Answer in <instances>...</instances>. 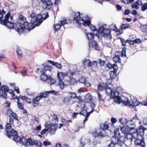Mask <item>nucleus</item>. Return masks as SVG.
<instances>
[{"mask_svg": "<svg viewBox=\"0 0 147 147\" xmlns=\"http://www.w3.org/2000/svg\"><path fill=\"white\" fill-rule=\"evenodd\" d=\"M126 48L125 47L123 48L121 51V57H126Z\"/></svg>", "mask_w": 147, "mask_h": 147, "instance_id": "48", "label": "nucleus"}, {"mask_svg": "<svg viewBox=\"0 0 147 147\" xmlns=\"http://www.w3.org/2000/svg\"><path fill=\"white\" fill-rule=\"evenodd\" d=\"M16 22L14 24L8 21H6V20H2L1 24L4 26H6L8 28H15L16 31L17 29L16 28Z\"/></svg>", "mask_w": 147, "mask_h": 147, "instance_id": "11", "label": "nucleus"}, {"mask_svg": "<svg viewBox=\"0 0 147 147\" xmlns=\"http://www.w3.org/2000/svg\"><path fill=\"white\" fill-rule=\"evenodd\" d=\"M43 144L44 146H47L48 145H51V143L50 142H48L47 141H44L43 142Z\"/></svg>", "mask_w": 147, "mask_h": 147, "instance_id": "62", "label": "nucleus"}, {"mask_svg": "<svg viewBox=\"0 0 147 147\" xmlns=\"http://www.w3.org/2000/svg\"><path fill=\"white\" fill-rule=\"evenodd\" d=\"M87 61L88 62L87 64V67H91L92 65V64L91 61L89 59H85L82 62V64L84 65H86V63Z\"/></svg>", "mask_w": 147, "mask_h": 147, "instance_id": "32", "label": "nucleus"}, {"mask_svg": "<svg viewBox=\"0 0 147 147\" xmlns=\"http://www.w3.org/2000/svg\"><path fill=\"white\" fill-rule=\"evenodd\" d=\"M5 135L10 138H11V137L13 136L14 141L18 143L22 142V144L26 147L30 145L32 146L34 145H36V147H42V144L40 141L36 140L33 141L31 138L27 139L24 137L21 138L18 134L17 132L14 129L11 131H6Z\"/></svg>", "mask_w": 147, "mask_h": 147, "instance_id": "1", "label": "nucleus"}, {"mask_svg": "<svg viewBox=\"0 0 147 147\" xmlns=\"http://www.w3.org/2000/svg\"><path fill=\"white\" fill-rule=\"evenodd\" d=\"M74 73L71 72L70 70L67 71L66 73H63L62 72H58L57 73V77L58 82V85L61 89H63L65 85L67 84L65 83L64 80L65 76H68L70 78L72 77Z\"/></svg>", "mask_w": 147, "mask_h": 147, "instance_id": "3", "label": "nucleus"}, {"mask_svg": "<svg viewBox=\"0 0 147 147\" xmlns=\"http://www.w3.org/2000/svg\"><path fill=\"white\" fill-rule=\"evenodd\" d=\"M129 135L131 136L129 139L132 141L134 139V140L138 139L139 137V134L136 131L133 130L132 131L129 130Z\"/></svg>", "mask_w": 147, "mask_h": 147, "instance_id": "12", "label": "nucleus"}, {"mask_svg": "<svg viewBox=\"0 0 147 147\" xmlns=\"http://www.w3.org/2000/svg\"><path fill=\"white\" fill-rule=\"evenodd\" d=\"M14 123V122H11L10 121H9V122H7L6 123L5 127V133H4L5 135L6 134V131H9L8 130L11 131L13 129H12L11 125H13Z\"/></svg>", "mask_w": 147, "mask_h": 147, "instance_id": "20", "label": "nucleus"}, {"mask_svg": "<svg viewBox=\"0 0 147 147\" xmlns=\"http://www.w3.org/2000/svg\"><path fill=\"white\" fill-rule=\"evenodd\" d=\"M16 52L19 58H22L23 57L22 51L19 47L17 48Z\"/></svg>", "mask_w": 147, "mask_h": 147, "instance_id": "39", "label": "nucleus"}, {"mask_svg": "<svg viewBox=\"0 0 147 147\" xmlns=\"http://www.w3.org/2000/svg\"><path fill=\"white\" fill-rule=\"evenodd\" d=\"M9 91V87L6 85H3L0 88V97L6 99L7 92Z\"/></svg>", "mask_w": 147, "mask_h": 147, "instance_id": "8", "label": "nucleus"}, {"mask_svg": "<svg viewBox=\"0 0 147 147\" xmlns=\"http://www.w3.org/2000/svg\"><path fill=\"white\" fill-rule=\"evenodd\" d=\"M141 139L138 138L134 140L135 144L136 145L140 146L141 147L145 146V142L144 141V138L141 137Z\"/></svg>", "mask_w": 147, "mask_h": 147, "instance_id": "14", "label": "nucleus"}, {"mask_svg": "<svg viewBox=\"0 0 147 147\" xmlns=\"http://www.w3.org/2000/svg\"><path fill=\"white\" fill-rule=\"evenodd\" d=\"M105 92L106 94L108 96H111L113 90L109 87L108 85H106L105 86Z\"/></svg>", "mask_w": 147, "mask_h": 147, "instance_id": "22", "label": "nucleus"}, {"mask_svg": "<svg viewBox=\"0 0 147 147\" xmlns=\"http://www.w3.org/2000/svg\"><path fill=\"white\" fill-rule=\"evenodd\" d=\"M61 27V25H60L59 23L57 24H55L53 27V28H54V31L55 32L56 31H58L60 29Z\"/></svg>", "mask_w": 147, "mask_h": 147, "instance_id": "40", "label": "nucleus"}, {"mask_svg": "<svg viewBox=\"0 0 147 147\" xmlns=\"http://www.w3.org/2000/svg\"><path fill=\"white\" fill-rule=\"evenodd\" d=\"M32 23L25 21L22 24L17 22L16 24V28L17 29V31L20 34H22L26 29L30 31L33 29L34 27Z\"/></svg>", "mask_w": 147, "mask_h": 147, "instance_id": "5", "label": "nucleus"}, {"mask_svg": "<svg viewBox=\"0 0 147 147\" xmlns=\"http://www.w3.org/2000/svg\"><path fill=\"white\" fill-rule=\"evenodd\" d=\"M87 113V111L84 109L82 110L79 113V114L80 115H82L85 116L86 115Z\"/></svg>", "mask_w": 147, "mask_h": 147, "instance_id": "49", "label": "nucleus"}, {"mask_svg": "<svg viewBox=\"0 0 147 147\" xmlns=\"http://www.w3.org/2000/svg\"><path fill=\"white\" fill-rule=\"evenodd\" d=\"M104 29L103 26H101L98 29V32L100 33H103Z\"/></svg>", "mask_w": 147, "mask_h": 147, "instance_id": "61", "label": "nucleus"}, {"mask_svg": "<svg viewBox=\"0 0 147 147\" xmlns=\"http://www.w3.org/2000/svg\"><path fill=\"white\" fill-rule=\"evenodd\" d=\"M121 89L120 87H118L116 88V90L113 91L110 96V98L114 100L115 101L118 103H121V98L120 96L121 95V92L119 90Z\"/></svg>", "mask_w": 147, "mask_h": 147, "instance_id": "7", "label": "nucleus"}, {"mask_svg": "<svg viewBox=\"0 0 147 147\" xmlns=\"http://www.w3.org/2000/svg\"><path fill=\"white\" fill-rule=\"evenodd\" d=\"M26 102L30 104L31 103H32V99H31L30 98H28L27 97L26 99Z\"/></svg>", "mask_w": 147, "mask_h": 147, "instance_id": "63", "label": "nucleus"}, {"mask_svg": "<svg viewBox=\"0 0 147 147\" xmlns=\"http://www.w3.org/2000/svg\"><path fill=\"white\" fill-rule=\"evenodd\" d=\"M136 125L135 122L133 120L129 121V130L132 131L133 130H136Z\"/></svg>", "mask_w": 147, "mask_h": 147, "instance_id": "24", "label": "nucleus"}, {"mask_svg": "<svg viewBox=\"0 0 147 147\" xmlns=\"http://www.w3.org/2000/svg\"><path fill=\"white\" fill-rule=\"evenodd\" d=\"M65 83L67 84V85L69 84H74L76 82V80L73 78H70L69 80L65 81Z\"/></svg>", "mask_w": 147, "mask_h": 147, "instance_id": "30", "label": "nucleus"}, {"mask_svg": "<svg viewBox=\"0 0 147 147\" xmlns=\"http://www.w3.org/2000/svg\"><path fill=\"white\" fill-rule=\"evenodd\" d=\"M106 66L110 69H113L114 70H115L116 68H117L118 67L117 65L115 63L113 65L109 62L107 63Z\"/></svg>", "mask_w": 147, "mask_h": 147, "instance_id": "29", "label": "nucleus"}, {"mask_svg": "<svg viewBox=\"0 0 147 147\" xmlns=\"http://www.w3.org/2000/svg\"><path fill=\"white\" fill-rule=\"evenodd\" d=\"M85 99L86 102L88 103L91 101L92 100V98L91 96L90 95L89 96H86Z\"/></svg>", "mask_w": 147, "mask_h": 147, "instance_id": "47", "label": "nucleus"}, {"mask_svg": "<svg viewBox=\"0 0 147 147\" xmlns=\"http://www.w3.org/2000/svg\"><path fill=\"white\" fill-rule=\"evenodd\" d=\"M120 40L123 46H125L126 45V42H129V39L125 40L123 38H121Z\"/></svg>", "mask_w": 147, "mask_h": 147, "instance_id": "44", "label": "nucleus"}, {"mask_svg": "<svg viewBox=\"0 0 147 147\" xmlns=\"http://www.w3.org/2000/svg\"><path fill=\"white\" fill-rule=\"evenodd\" d=\"M82 18H81L80 13L79 12H77L74 13V17L73 19L74 22L77 24L79 26L81 25V23L80 21L82 20Z\"/></svg>", "mask_w": 147, "mask_h": 147, "instance_id": "9", "label": "nucleus"}, {"mask_svg": "<svg viewBox=\"0 0 147 147\" xmlns=\"http://www.w3.org/2000/svg\"><path fill=\"white\" fill-rule=\"evenodd\" d=\"M122 132L124 134V136L120 138L115 136H113L111 138V142L120 146L125 143L126 140L128 141V135L129 134V127L128 125L123 126L121 128Z\"/></svg>", "mask_w": 147, "mask_h": 147, "instance_id": "2", "label": "nucleus"}, {"mask_svg": "<svg viewBox=\"0 0 147 147\" xmlns=\"http://www.w3.org/2000/svg\"><path fill=\"white\" fill-rule=\"evenodd\" d=\"M111 31L110 30L108 29H105L104 30L103 33V36L104 37L106 38L109 37L110 39L112 38V36L111 34Z\"/></svg>", "mask_w": 147, "mask_h": 147, "instance_id": "21", "label": "nucleus"}, {"mask_svg": "<svg viewBox=\"0 0 147 147\" xmlns=\"http://www.w3.org/2000/svg\"><path fill=\"white\" fill-rule=\"evenodd\" d=\"M9 121H10L11 122L14 123V120L17 121L18 120V116L17 114L13 112L9 116Z\"/></svg>", "mask_w": 147, "mask_h": 147, "instance_id": "18", "label": "nucleus"}, {"mask_svg": "<svg viewBox=\"0 0 147 147\" xmlns=\"http://www.w3.org/2000/svg\"><path fill=\"white\" fill-rule=\"evenodd\" d=\"M89 27L90 29L92 31H95L97 30L96 28L91 24Z\"/></svg>", "mask_w": 147, "mask_h": 147, "instance_id": "56", "label": "nucleus"}, {"mask_svg": "<svg viewBox=\"0 0 147 147\" xmlns=\"http://www.w3.org/2000/svg\"><path fill=\"white\" fill-rule=\"evenodd\" d=\"M13 112V111L10 108H6L5 114L7 116L9 117Z\"/></svg>", "mask_w": 147, "mask_h": 147, "instance_id": "33", "label": "nucleus"}, {"mask_svg": "<svg viewBox=\"0 0 147 147\" xmlns=\"http://www.w3.org/2000/svg\"><path fill=\"white\" fill-rule=\"evenodd\" d=\"M39 98L37 96H36L34 98H33L32 105L34 107H37L40 103V100Z\"/></svg>", "mask_w": 147, "mask_h": 147, "instance_id": "19", "label": "nucleus"}, {"mask_svg": "<svg viewBox=\"0 0 147 147\" xmlns=\"http://www.w3.org/2000/svg\"><path fill=\"white\" fill-rule=\"evenodd\" d=\"M19 19L20 20L22 21H25L26 20V17L22 14H20L19 16Z\"/></svg>", "mask_w": 147, "mask_h": 147, "instance_id": "51", "label": "nucleus"}, {"mask_svg": "<svg viewBox=\"0 0 147 147\" xmlns=\"http://www.w3.org/2000/svg\"><path fill=\"white\" fill-rule=\"evenodd\" d=\"M146 127H144L143 126L140 125L138 127V129H136V130L137 131L138 134L140 133V135L141 137H142L144 135V131L145 130H147L146 129Z\"/></svg>", "mask_w": 147, "mask_h": 147, "instance_id": "16", "label": "nucleus"}, {"mask_svg": "<svg viewBox=\"0 0 147 147\" xmlns=\"http://www.w3.org/2000/svg\"><path fill=\"white\" fill-rule=\"evenodd\" d=\"M118 70L117 68H116L113 71H110L109 72V74L111 78L113 79H115L117 76V71Z\"/></svg>", "mask_w": 147, "mask_h": 147, "instance_id": "26", "label": "nucleus"}, {"mask_svg": "<svg viewBox=\"0 0 147 147\" xmlns=\"http://www.w3.org/2000/svg\"><path fill=\"white\" fill-rule=\"evenodd\" d=\"M141 28L143 32H147V25L146 24L142 26L141 27Z\"/></svg>", "mask_w": 147, "mask_h": 147, "instance_id": "52", "label": "nucleus"}, {"mask_svg": "<svg viewBox=\"0 0 147 147\" xmlns=\"http://www.w3.org/2000/svg\"><path fill=\"white\" fill-rule=\"evenodd\" d=\"M48 79L50 80L51 85L53 84L56 82V80L53 78L50 75L49 76H48V79Z\"/></svg>", "mask_w": 147, "mask_h": 147, "instance_id": "43", "label": "nucleus"}, {"mask_svg": "<svg viewBox=\"0 0 147 147\" xmlns=\"http://www.w3.org/2000/svg\"><path fill=\"white\" fill-rule=\"evenodd\" d=\"M55 92L54 91H46V92H42V94L43 95L44 97V98L46 97L48 95V94H49L50 93H53V92Z\"/></svg>", "mask_w": 147, "mask_h": 147, "instance_id": "45", "label": "nucleus"}, {"mask_svg": "<svg viewBox=\"0 0 147 147\" xmlns=\"http://www.w3.org/2000/svg\"><path fill=\"white\" fill-rule=\"evenodd\" d=\"M110 28L112 30L114 31L117 28V27L115 24H112L111 25Z\"/></svg>", "mask_w": 147, "mask_h": 147, "instance_id": "64", "label": "nucleus"}, {"mask_svg": "<svg viewBox=\"0 0 147 147\" xmlns=\"http://www.w3.org/2000/svg\"><path fill=\"white\" fill-rule=\"evenodd\" d=\"M113 60L115 63H120L121 62V59L120 56L119 55H115L113 57Z\"/></svg>", "mask_w": 147, "mask_h": 147, "instance_id": "36", "label": "nucleus"}, {"mask_svg": "<svg viewBox=\"0 0 147 147\" xmlns=\"http://www.w3.org/2000/svg\"><path fill=\"white\" fill-rule=\"evenodd\" d=\"M114 136H116L119 138L122 137V136H120V134L119 131V129L117 128L114 131Z\"/></svg>", "mask_w": 147, "mask_h": 147, "instance_id": "42", "label": "nucleus"}, {"mask_svg": "<svg viewBox=\"0 0 147 147\" xmlns=\"http://www.w3.org/2000/svg\"><path fill=\"white\" fill-rule=\"evenodd\" d=\"M47 61L53 65L55 66L59 69H61V68L62 65L60 63H58L57 62H55L50 60H48Z\"/></svg>", "mask_w": 147, "mask_h": 147, "instance_id": "23", "label": "nucleus"}, {"mask_svg": "<svg viewBox=\"0 0 147 147\" xmlns=\"http://www.w3.org/2000/svg\"><path fill=\"white\" fill-rule=\"evenodd\" d=\"M15 98L16 99L18 100V102H17V105L18 107L20 109H23L24 108L23 105V104L20 102H19V98L17 96L15 97Z\"/></svg>", "mask_w": 147, "mask_h": 147, "instance_id": "38", "label": "nucleus"}, {"mask_svg": "<svg viewBox=\"0 0 147 147\" xmlns=\"http://www.w3.org/2000/svg\"><path fill=\"white\" fill-rule=\"evenodd\" d=\"M58 127V125L57 123H53L51 124L48 130V132L50 135H53L55 134Z\"/></svg>", "mask_w": 147, "mask_h": 147, "instance_id": "10", "label": "nucleus"}, {"mask_svg": "<svg viewBox=\"0 0 147 147\" xmlns=\"http://www.w3.org/2000/svg\"><path fill=\"white\" fill-rule=\"evenodd\" d=\"M147 9V3H144L142 6V11H144Z\"/></svg>", "mask_w": 147, "mask_h": 147, "instance_id": "58", "label": "nucleus"}, {"mask_svg": "<svg viewBox=\"0 0 147 147\" xmlns=\"http://www.w3.org/2000/svg\"><path fill=\"white\" fill-rule=\"evenodd\" d=\"M68 97L70 98V99L71 100V99L76 98V94L74 92H69L68 93Z\"/></svg>", "mask_w": 147, "mask_h": 147, "instance_id": "37", "label": "nucleus"}, {"mask_svg": "<svg viewBox=\"0 0 147 147\" xmlns=\"http://www.w3.org/2000/svg\"><path fill=\"white\" fill-rule=\"evenodd\" d=\"M70 98L68 97H65L63 98L62 100L63 103L67 105L69 104L71 100Z\"/></svg>", "mask_w": 147, "mask_h": 147, "instance_id": "34", "label": "nucleus"}, {"mask_svg": "<svg viewBox=\"0 0 147 147\" xmlns=\"http://www.w3.org/2000/svg\"><path fill=\"white\" fill-rule=\"evenodd\" d=\"M109 127V124L106 122L102 124L100 126L101 130H102L103 131H105V130L108 129Z\"/></svg>", "mask_w": 147, "mask_h": 147, "instance_id": "28", "label": "nucleus"}, {"mask_svg": "<svg viewBox=\"0 0 147 147\" xmlns=\"http://www.w3.org/2000/svg\"><path fill=\"white\" fill-rule=\"evenodd\" d=\"M7 92H8L11 94L12 95L11 96L12 98H14L15 97V95L13 90H9V91Z\"/></svg>", "mask_w": 147, "mask_h": 147, "instance_id": "54", "label": "nucleus"}, {"mask_svg": "<svg viewBox=\"0 0 147 147\" xmlns=\"http://www.w3.org/2000/svg\"><path fill=\"white\" fill-rule=\"evenodd\" d=\"M105 89V86L103 83H99L97 86V90L98 92H101Z\"/></svg>", "mask_w": 147, "mask_h": 147, "instance_id": "35", "label": "nucleus"}, {"mask_svg": "<svg viewBox=\"0 0 147 147\" xmlns=\"http://www.w3.org/2000/svg\"><path fill=\"white\" fill-rule=\"evenodd\" d=\"M122 102L125 105L127 106L129 104V99L128 98H126V101H124L121 100V103Z\"/></svg>", "mask_w": 147, "mask_h": 147, "instance_id": "55", "label": "nucleus"}, {"mask_svg": "<svg viewBox=\"0 0 147 147\" xmlns=\"http://www.w3.org/2000/svg\"><path fill=\"white\" fill-rule=\"evenodd\" d=\"M6 12L4 9H0V24L1 23L2 19L3 18V16L6 13Z\"/></svg>", "mask_w": 147, "mask_h": 147, "instance_id": "41", "label": "nucleus"}, {"mask_svg": "<svg viewBox=\"0 0 147 147\" xmlns=\"http://www.w3.org/2000/svg\"><path fill=\"white\" fill-rule=\"evenodd\" d=\"M131 7L133 8H135L137 9H139V7L138 6V5L136 4L135 2L134 3H132L131 4Z\"/></svg>", "mask_w": 147, "mask_h": 147, "instance_id": "53", "label": "nucleus"}, {"mask_svg": "<svg viewBox=\"0 0 147 147\" xmlns=\"http://www.w3.org/2000/svg\"><path fill=\"white\" fill-rule=\"evenodd\" d=\"M79 81L81 83H84V86L86 87H89L91 86V84L88 81L83 78H80Z\"/></svg>", "mask_w": 147, "mask_h": 147, "instance_id": "25", "label": "nucleus"}, {"mask_svg": "<svg viewBox=\"0 0 147 147\" xmlns=\"http://www.w3.org/2000/svg\"><path fill=\"white\" fill-rule=\"evenodd\" d=\"M93 135L95 138L99 137L101 138L107 136L105 131H100L98 133L96 131H94L93 133Z\"/></svg>", "mask_w": 147, "mask_h": 147, "instance_id": "13", "label": "nucleus"}, {"mask_svg": "<svg viewBox=\"0 0 147 147\" xmlns=\"http://www.w3.org/2000/svg\"><path fill=\"white\" fill-rule=\"evenodd\" d=\"M129 27V24H123L121 26V28L122 29H126L128 28Z\"/></svg>", "mask_w": 147, "mask_h": 147, "instance_id": "60", "label": "nucleus"}, {"mask_svg": "<svg viewBox=\"0 0 147 147\" xmlns=\"http://www.w3.org/2000/svg\"><path fill=\"white\" fill-rule=\"evenodd\" d=\"M11 15V13L9 12H8L5 16V19L2 20H6V21H8V19L9 18V17Z\"/></svg>", "mask_w": 147, "mask_h": 147, "instance_id": "50", "label": "nucleus"}, {"mask_svg": "<svg viewBox=\"0 0 147 147\" xmlns=\"http://www.w3.org/2000/svg\"><path fill=\"white\" fill-rule=\"evenodd\" d=\"M36 14L33 12H32L30 15V16L32 19L31 20V22L34 24L35 26H38L41 24L42 22L48 18L49 15L48 12H47L46 14L43 13L42 15L40 13L38 14L36 17Z\"/></svg>", "mask_w": 147, "mask_h": 147, "instance_id": "4", "label": "nucleus"}, {"mask_svg": "<svg viewBox=\"0 0 147 147\" xmlns=\"http://www.w3.org/2000/svg\"><path fill=\"white\" fill-rule=\"evenodd\" d=\"M59 23H60L59 24L61 26H64L65 24H67V22L66 20H61L59 22Z\"/></svg>", "mask_w": 147, "mask_h": 147, "instance_id": "57", "label": "nucleus"}, {"mask_svg": "<svg viewBox=\"0 0 147 147\" xmlns=\"http://www.w3.org/2000/svg\"><path fill=\"white\" fill-rule=\"evenodd\" d=\"M83 22V23H81V24H82L84 26H89L91 24V22L88 19L86 20H85L82 18V20H81Z\"/></svg>", "mask_w": 147, "mask_h": 147, "instance_id": "31", "label": "nucleus"}, {"mask_svg": "<svg viewBox=\"0 0 147 147\" xmlns=\"http://www.w3.org/2000/svg\"><path fill=\"white\" fill-rule=\"evenodd\" d=\"M52 67L51 66L47 65L42 69L38 68L36 71V73L40 75L41 80L43 81H46L48 79V76L46 74L47 71H51Z\"/></svg>", "mask_w": 147, "mask_h": 147, "instance_id": "6", "label": "nucleus"}, {"mask_svg": "<svg viewBox=\"0 0 147 147\" xmlns=\"http://www.w3.org/2000/svg\"><path fill=\"white\" fill-rule=\"evenodd\" d=\"M48 130L49 129L48 128L44 129L41 131L40 133L41 135L44 134H45L48 131H49Z\"/></svg>", "mask_w": 147, "mask_h": 147, "instance_id": "59", "label": "nucleus"}, {"mask_svg": "<svg viewBox=\"0 0 147 147\" xmlns=\"http://www.w3.org/2000/svg\"><path fill=\"white\" fill-rule=\"evenodd\" d=\"M95 35L97 36V34L95 35L92 33H87L86 34V37L89 40H93L94 38V36Z\"/></svg>", "mask_w": 147, "mask_h": 147, "instance_id": "27", "label": "nucleus"}, {"mask_svg": "<svg viewBox=\"0 0 147 147\" xmlns=\"http://www.w3.org/2000/svg\"><path fill=\"white\" fill-rule=\"evenodd\" d=\"M131 98V101H129V107H134L135 106H138L139 104V102L135 98L133 97Z\"/></svg>", "mask_w": 147, "mask_h": 147, "instance_id": "15", "label": "nucleus"}, {"mask_svg": "<svg viewBox=\"0 0 147 147\" xmlns=\"http://www.w3.org/2000/svg\"><path fill=\"white\" fill-rule=\"evenodd\" d=\"M45 3L46 5V8H47L48 6H50L53 4L52 1L51 0H48L47 1H45Z\"/></svg>", "mask_w": 147, "mask_h": 147, "instance_id": "46", "label": "nucleus"}, {"mask_svg": "<svg viewBox=\"0 0 147 147\" xmlns=\"http://www.w3.org/2000/svg\"><path fill=\"white\" fill-rule=\"evenodd\" d=\"M88 46L89 49L94 48L95 50L99 51V49H97L98 47V45L95 41L93 40L89 42L88 43Z\"/></svg>", "mask_w": 147, "mask_h": 147, "instance_id": "17", "label": "nucleus"}]
</instances>
